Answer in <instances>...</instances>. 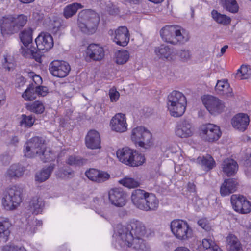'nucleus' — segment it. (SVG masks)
Returning a JSON list of instances; mask_svg holds the SVG:
<instances>
[{"mask_svg":"<svg viewBox=\"0 0 251 251\" xmlns=\"http://www.w3.org/2000/svg\"><path fill=\"white\" fill-rule=\"evenodd\" d=\"M131 199L137 208L146 211L156 210L159 204V201L154 194L140 189L132 191Z\"/></svg>","mask_w":251,"mask_h":251,"instance_id":"obj_1","label":"nucleus"},{"mask_svg":"<svg viewBox=\"0 0 251 251\" xmlns=\"http://www.w3.org/2000/svg\"><path fill=\"white\" fill-rule=\"evenodd\" d=\"M27 17L23 14L7 15L0 19L1 33L4 36L18 32L27 23Z\"/></svg>","mask_w":251,"mask_h":251,"instance_id":"obj_2","label":"nucleus"},{"mask_svg":"<svg viewBox=\"0 0 251 251\" xmlns=\"http://www.w3.org/2000/svg\"><path fill=\"white\" fill-rule=\"evenodd\" d=\"M100 22V17L91 10H83L78 14V25L81 32L91 35L95 33Z\"/></svg>","mask_w":251,"mask_h":251,"instance_id":"obj_3","label":"nucleus"},{"mask_svg":"<svg viewBox=\"0 0 251 251\" xmlns=\"http://www.w3.org/2000/svg\"><path fill=\"white\" fill-rule=\"evenodd\" d=\"M186 104L185 96L179 91H173L168 96V108L173 117L181 116L185 111Z\"/></svg>","mask_w":251,"mask_h":251,"instance_id":"obj_4","label":"nucleus"},{"mask_svg":"<svg viewBox=\"0 0 251 251\" xmlns=\"http://www.w3.org/2000/svg\"><path fill=\"white\" fill-rule=\"evenodd\" d=\"M115 235H144L146 233V227L142 222L132 220L126 226L117 224L113 226Z\"/></svg>","mask_w":251,"mask_h":251,"instance_id":"obj_5","label":"nucleus"},{"mask_svg":"<svg viewBox=\"0 0 251 251\" xmlns=\"http://www.w3.org/2000/svg\"><path fill=\"white\" fill-rule=\"evenodd\" d=\"M116 154L120 161L130 167L140 166L145 160L144 155L128 147L119 149Z\"/></svg>","mask_w":251,"mask_h":251,"instance_id":"obj_6","label":"nucleus"},{"mask_svg":"<svg viewBox=\"0 0 251 251\" xmlns=\"http://www.w3.org/2000/svg\"><path fill=\"white\" fill-rule=\"evenodd\" d=\"M23 189L17 185L7 188L3 193L2 204L6 210H13L22 202Z\"/></svg>","mask_w":251,"mask_h":251,"instance_id":"obj_7","label":"nucleus"},{"mask_svg":"<svg viewBox=\"0 0 251 251\" xmlns=\"http://www.w3.org/2000/svg\"><path fill=\"white\" fill-rule=\"evenodd\" d=\"M32 33L33 30L30 27L25 28L21 32L19 35L20 38L24 46L26 48L25 49L21 48L22 53L25 57H32L37 62H40V54L38 52L36 48L30 46L32 42Z\"/></svg>","mask_w":251,"mask_h":251,"instance_id":"obj_8","label":"nucleus"},{"mask_svg":"<svg viewBox=\"0 0 251 251\" xmlns=\"http://www.w3.org/2000/svg\"><path fill=\"white\" fill-rule=\"evenodd\" d=\"M151 136V134L149 130L143 127L138 126L132 129L131 138L136 145L148 149L152 144Z\"/></svg>","mask_w":251,"mask_h":251,"instance_id":"obj_9","label":"nucleus"},{"mask_svg":"<svg viewBox=\"0 0 251 251\" xmlns=\"http://www.w3.org/2000/svg\"><path fill=\"white\" fill-rule=\"evenodd\" d=\"M116 240L121 247L127 246L141 251H150L148 244L139 236H117Z\"/></svg>","mask_w":251,"mask_h":251,"instance_id":"obj_10","label":"nucleus"},{"mask_svg":"<svg viewBox=\"0 0 251 251\" xmlns=\"http://www.w3.org/2000/svg\"><path fill=\"white\" fill-rule=\"evenodd\" d=\"M24 147L23 151L25 156L33 157L35 155L40 154L45 149L44 141L41 137H34L26 142Z\"/></svg>","mask_w":251,"mask_h":251,"instance_id":"obj_11","label":"nucleus"},{"mask_svg":"<svg viewBox=\"0 0 251 251\" xmlns=\"http://www.w3.org/2000/svg\"><path fill=\"white\" fill-rule=\"evenodd\" d=\"M175 132L176 135L181 138L191 137L194 132V126L189 119H182L176 124Z\"/></svg>","mask_w":251,"mask_h":251,"instance_id":"obj_12","label":"nucleus"},{"mask_svg":"<svg viewBox=\"0 0 251 251\" xmlns=\"http://www.w3.org/2000/svg\"><path fill=\"white\" fill-rule=\"evenodd\" d=\"M230 201L233 209L241 214H247L251 211V202L241 195L233 194L231 196Z\"/></svg>","mask_w":251,"mask_h":251,"instance_id":"obj_13","label":"nucleus"},{"mask_svg":"<svg viewBox=\"0 0 251 251\" xmlns=\"http://www.w3.org/2000/svg\"><path fill=\"white\" fill-rule=\"evenodd\" d=\"M71 70L69 64L63 60H54L49 65V71L54 76L64 78L67 76Z\"/></svg>","mask_w":251,"mask_h":251,"instance_id":"obj_14","label":"nucleus"},{"mask_svg":"<svg viewBox=\"0 0 251 251\" xmlns=\"http://www.w3.org/2000/svg\"><path fill=\"white\" fill-rule=\"evenodd\" d=\"M200 134L205 141L213 142L219 139L221 132L218 126L209 123L201 126Z\"/></svg>","mask_w":251,"mask_h":251,"instance_id":"obj_15","label":"nucleus"},{"mask_svg":"<svg viewBox=\"0 0 251 251\" xmlns=\"http://www.w3.org/2000/svg\"><path fill=\"white\" fill-rule=\"evenodd\" d=\"M108 196L110 203L117 207H123L127 201L126 194L121 188L111 189L108 192Z\"/></svg>","mask_w":251,"mask_h":251,"instance_id":"obj_16","label":"nucleus"},{"mask_svg":"<svg viewBox=\"0 0 251 251\" xmlns=\"http://www.w3.org/2000/svg\"><path fill=\"white\" fill-rule=\"evenodd\" d=\"M202 102L207 110L213 115L221 113L225 107L224 104L219 99L212 96H204Z\"/></svg>","mask_w":251,"mask_h":251,"instance_id":"obj_17","label":"nucleus"},{"mask_svg":"<svg viewBox=\"0 0 251 251\" xmlns=\"http://www.w3.org/2000/svg\"><path fill=\"white\" fill-rule=\"evenodd\" d=\"M85 58L86 61L92 60L98 61L102 60L104 56V51L102 47L98 44H91L85 51Z\"/></svg>","mask_w":251,"mask_h":251,"instance_id":"obj_18","label":"nucleus"},{"mask_svg":"<svg viewBox=\"0 0 251 251\" xmlns=\"http://www.w3.org/2000/svg\"><path fill=\"white\" fill-rule=\"evenodd\" d=\"M170 228L174 235H187L192 233L186 221L180 219L173 220L170 223Z\"/></svg>","mask_w":251,"mask_h":251,"instance_id":"obj_19","label":"nucleus"},{"mask_svg":"<svg viewBox=\"0 0 251 251\" xmlns=\"http://www.w3.org/2000/svg\"><path fill=\"white\" fill-rule=\"evenodd\" d=\"M37 50L47 51L52 48L53 41L52 37L48 33L42 32L35 39ZM40 54L39 51H37Z\"/></svg>","mask_w":251,"mask_h":251,"instance_id":"obj_20","label":"nucleus"},{"mask_svg":"<svg viewBox=\"0 0 251 251\" xmlns=\"http://www.w3.org/2000/svg\"><path fill=\"white\" fill-rule=\"evenodd\" d=\"M110 125L113 130L123 132L127 130L126 116L122 113L116 114L111 119Z\"/></svg>","mask_w":251,"mask_h":251,"instance_id":"obj_21","label":"nucleus"},{"mask_svg":"<svg viewBox=\"0 0 251 251\" xmlns=\"http://www.w3.org/2000/svg\"><path fill=\"white\" fill-rule=\"evenodd\" d=\"M249 117L243 113H239L235 115L231 120L232 126L240 131H244L249 124Z\"/></svg>","mask_w":251,"mask_h":251,"instance_id":"obj_22","label":"nucleus"},{"mask_svg":"<svg viewBox=\"0 0 251 251\" xmlns=\"http://www.w3.org/2000/svg\"><path fill=\"white\" fill-rule=\"evenodd\" d=\"M129 41V35L127 28L125 26H121L115 31L114 41L120 46H126Z\"/></svg>","mask_w":251,"mask_h":251,"instance_id":"obj_23","label":"nucleus"},{"mask_svg":"<svg viewBox=\"0 0 251 251\" xmlns=\"http://www.w3.org/2000/svg\"><path fill=\"white\" fill-rule=\"evenodd\" d=\"M85 175L90 180L98 183L103 182L110 178V175L107 172L93 168L87 171Z\"/></svg>","mask_w":251,"mask_h":251,"instance_id":"obj_24","label":"nucleus"},{"mask_svg":"<svg viewBox=\"0 0 251 251\" xmlns=\"http://www.w3.org/2000/svg\"><path fill=\"white\" fill-rule=\"evenodd\" d=\"M238 185V182L235 178H228L225 180L220 187V194L222 196H226L235 192Z\"/></svg>","mask_w":251,"mask_h":251,"instance_id":"obj_25","label":"nucleus"},{"mask_svg":"<svg viewBox=\"0 0 251 251\" xmlns=\"http://www.w3.org/2000/svg\"><path fill=\"white\" fill-rule=\"evenodd\" d=\"M86 146L91 149L100 147V139L98 132L94 130L89 131L85 138Z\"/></svg>","mask_w":251,"mask_h":251,"instance_id":"obj_26","label":"nucleus"},{"mask_svg":"<svg viewBox=\"0 0 251 251\" xmlns=\"http://www.w3.org/2000/svg\"><path fill=\"white\" fill-rule=\"evenodd\" d=\"M222 171L227 176L234 175L238 169L236 161L231 158L225 159L221 164Z\"/></svg>","mask_w":251,"mask_h":251,"instance_id":"obj_27","label":"nucleus"},{"mask_svg":"<svg viewBox=\"0 0 251 251\" xmlns=\"http://www.w3.org/2000/svg\"><path fill=\"white\" fill-rule=\"evenodd\" d=\"M196 162L200 165L205 172L211 170L216 165L214 159L209 155H207L205 156H199L197 158Z\"/></svg>","mask_w":251,"mask_h":251,"instance_id":"obj_28","label":"nucleus"},{"mask_svg":"<svg viewBox=\"0 0 251 251\" xmlns=\"http://www.w3.org/2000/svg\"><path fill=\"white\" fill-rule=\"evenodd\" d=\"M174 33L173 25H166L162 28L160 31V36L164 42L172 45H176V39L172 38V35Z\"/></svg>","mask_w":251,"mask_h":251,"instance_id":"obj_29","label":"nucleus"},{"mask_svg":"<svg viewBox=\"0 0 251 251\" xmlns=\"http://www.w3.org/2000/svg\"><path fill=\"white\" fill-rule=\"evenodd\" d=\"M174 34L172 35V38L176 39V44H184L187 42L189 39L188 33L183 29L180 27L174 26Z\"/></svg>","mask_w":251,"mask_h":251,"instance_id":"obj_30","label":"nucleus"},{"mask_svg":"<svg viewBox=\"0 0 251 251\" xmlns=\"http://www.w3.org/2000/svg\"><path fill=\"white\" fill-rule=\"evenodd\" d=\"M29 206L33 213L37 215L42 211L44 207V202L41 198L34 197L30 201Z\"/></svg>","mask_w":251,"mask_h":251,"instance_id":"obj_31","label":"nucleus"},{"mask_svg":"<svg viewBox=\"0 0 251 251\" xmlns=\"http://www.w3.org/2000/svg\"><path fill=\"white\" fill-rule=\"evenodd\" d=\"M25 168L19 164L12 165L8 169L6 174L10 178L19 177L23 176Z\"/></svg>","mask_w":251,"mask_h":251,"instance_id":"obj_32","label":"nucleus"},{"mask_svg":"<svg viewBox=\"0 0 251 251\" xmlns=\"http://www.w3.org/2000/svg\"><path fill=\"white\" fill-rule=\"evenodd\" d=\"M54 168V165H50L37 172L35 176V180L39 182H43L47 180L53 172Z\"/></svg>","mask_w":251,"mask_h":251,"instance_id":"obj_33","label":"nucleus"},{"mask_svg":"<svg viewBox=\"0 0 251 251\" xmlns=\"http://www.w3.org/2000/svg\"><path fill=\"white\" fill-rule=\"evenodd\" d=\"M227 248L228 251H242V246L236 236L226 237Z\"/></svg>","mask_w":251,"mask_h":251,"instance_id":"obj_34","label":"nucleus"},{"mask_svg":"<svg viewBox=\"0 0 251 251\" xmlns=\"http://www.w3.org/2000/svg\"><path fill=\"white\" fill-rule=\"evenodd\" d=\"M220 4L224 9L231 13L238 12L239 5L236 0H221Z\"/></svg>","mask_w":251,"mask_h":251,"instance_id":"obj_35","label":"nucleus"},{"mask_svg":"<svg viewBox=\"0 0 251 251\" xmlns=\"http://www.w3.org/2000/svg\"><path fill=\"white\" fill-rule=\"evenodd\" d=\"M37 86L31 83L29 85L27 88L25 90L22 95L23 98L25 100L32 101L36 99L38 96Z\"/></svg>","mask_w":251,"mask_h":251,"instance_id":"obj_36","label":"nucleus"},{"mask_svg":"<svg viewBox=\"0 0 251 251\" xmlns=\"http://www.w3.org/2000/svg\"><path fill=\"white\" fill-rule=\"evenodd\" d=\"M83 7V6L78 3H73L66 6L63 11L64 16L68 19L75 15L77 10Z\"/></svg>","mask_w":251,"mask_h":251,"instance_id":"obj_37","label":"nucleus"},{"mask_svg":"<svg viewBox=\"0 0 251 251\" xmlns=\"http://www.w3.org/2000/svg\"><path fill=\"white\" fill-rule=\"evenodd\" d=\"M155 52L160 58L168 59L171 56L172 51L168 46L161 45L155 48Z\"/></svg>","mask_w":251,"mask_h":251,"instance_id":"obj_38","label":"nucleus"},{"mask_svg":"<svg viewBox=\"0 0 251 251\" xmlns=\"http://www.w3.org/2000/svg\"><path fill=\"white\" fill-rule=\"evenodd\" d=\"M213 19L218 23L223 25H227L231 22V18L225 15L219 13L216 10H213L211 12Z\"/></svg>","mask_w":251,"mask_h":251,"instance_id":"obj_39","label":"nucleus"},{"mask_svg":"<svg viewBox=\"0 0 251 251\" xmlns=\"http://www.w3.org/2000/svg\"><path fill=\"white\" fill-rule=\"evenodd\" d=\"M119 183L122 185L128 188H137L140 186L141 184L140 181L139 180L127 176L120 180Z\"/></svg>","mask_w":251,"mask_h":251,"instance_id":"obj_40","label":"nucleus"},{"mask_svg":"<svg viewBox=\"0 0 251 251\" xmlns=\"http://www.w3.org/2000/svg\"><path fill=\"white\" fill-rule=\"evenodd\" d=\"M11 224L8 218L0 217V235H9L11 233Z\"/></svg>","mask_w":251,"mask_h":251,"instance_id":"obj_41","label":"nucleus"},{"mask_svg":"<svg viewBox=\"0 0 251 251\" xmlns=\"http://www.w3.org/2000/svg\"><path fill=\"white\" fill-rule=\"evenodd\" d=\"M26 108L28 110L36 114L42 113L45 110L43 103L39 100L27 103L26 104Z\"/></svg>","mask_w":251,"mask_h":251,"instance_id":"obj_42","label":"nucleus"},{"mask_svg":"<svg viewBox=\"0 0 251 251\" xmlns=\"http://www.w3.org/2000/svg\"><path fill=\"white\" fill-rule=\"evenodd\" d=\"M202 246L204 251H214L218 247L211 236H208L202 241Z\"/></svg>","mask_w":251,"mask_h":251,"instance_id":"obj_43","label":"nucleus"},{"mask_svg":"<svg viewBox=\"0 0 251 251\" xmlns=\"http://www.w3.org/2000/svg\"><path fill=\"white\" fill-rule=\"evenodd\" d=\"M229 88V84L226 80H218L215 86V91L220 94H227Z\"/></svg>","mask_w":251,"mask_h":251,"instance_id":"obj_44","label":"nucleus"},{"mask_svg":"<svg viewBox=\"0 0 251 251\" xmlns=\"http://www.w3.org/2000/svg\"><path fill=\"white\" fill-rule=\"evenodd\" d=\"M66 163L72 166H81L86 163V160L78 156L71 155L68 158Z\"/></svg>","mask_w":251,"mask_h":251,"instance_id":"obj_45","label":"nucleus"},{"mask_svg":"<svg viewBox=\"0 0 251 251\" xmlns=\"http://www.w3.org/2000/svg\"><path fill=\"white\" fill-rule=\"evenodd\" d=\"M116 62L118 64H124L128 60L129 54L126 50H118L116 54Z\"/></svg>","mask_w":251,"mask_h":251,"instance_id":"obj_46","label":"nucleus"},{"mask_svg":"<svg viewBox=\"0 0 251 251\" xmlns=\"http://www.w3.org/2000/svg\"><path fill=\"white\" fill-rule=\"evenodd\" d=\"M35 122V118L32 115L27 116L25 114H22L21 116L20 125L25 127H31Z\"/></svg>","mask_w":251,"mask_h":251,"instance_id":"obj_47","label":"nucleus"},{"mask_svg":"<svg viewBox=\"0 0 251 251\" xmlns=\"http://www.w3.org/2000/svg\"><path fill=\"white\" fill-rule=\"evenodd\" d=\"M250 77V73L247 66L242 65L240 68L237 70L236 77L240 80L248 79Z\"/></svg>","mask_w":251,"mask_h":251,"instance_id":"obj_48","label":"nucleus"},{"mask_svg":"<svg viewBox=\"0 0 251 251\" xmlns=\"http://www.w3.org/2000/svg\"><path fill=\"white\" fill-rule=\"evenodd\" d=\"M2 66L4 68L8 71L13 69L15 66L13 58L10 55H6L4 56V60L2 62Z\"/></svg>","mask_w":251,"mask_h":251,"instance_id":"obj_49","label":"nucleus"},{"mask_svg":"<svg viewBox=\"0 0 251 251\" xmlns=\"http://www.w3.org/2000/svg\"><path fill=\"white\" fill-rule=\"evenodd\" d=\"M39 155L40 156L41 159L44 162L50 161L53 159V154L50 151H47L45 149Z\"/></svg>","mask_w":251,"mask_h":251,"instance_id":"obj_50","label":"nucleus"},{"mask_svg":"<svg viewBox=\"0 0 251 251\" xmlns=\"http://www.w3.org/2000/svg\"><path fill=\"white\" fill-rule=\"evenodd\" d=\"M177 54L183 61H187L191 57L190 52L188 50H181L177 52Z\"/></svg>","mask_w":251,"mask_h":251,"instance_id":"obj_51","label":"nucleus"},{"mask_svg":"<svg viewBox=\"0 0 251 251\" xmlns=\"http://www.w3.org/2000/svg\"><path fill=\"white\" fill-rule=\"evenodd\" d=\"M105 205V200L103 197H95L93 199L92 202V205L96 209L99 207H102Z\"/></svg>","mask_w":251,"mask_h":251,"instance_id":"obj_52","label":"nucleus"},{"mask_svg":"<svg viewBox=\"0 0 251 251\" xmlns=\"http://www.w3.org/2000/svg\"><path fill=\"white\" fill-rule=\"evenodd\" d=\"M74 172L69 168H62L59 170L60 176L63 178H69L72 176Z\"/></svg>","mask_w":251,"mask_h":251,"instance_id":"obj_53","label":"nucleus"},{"mask_svg":"<svg viewBox=\"0 0 251 251\" xmlns=\"http://www.w3.org/2000/svg\"><path fill=\"white\" fill-rule=\"evenodd\" d=\"M2 251H27L23 247H19L14 245H7L3 247Z\"/></svg>","mask_w":251,"mask_h":251,"instance_id":"obj_54","label":"nucleus"},{"mask_svg":"<svg viewBox=\"0 0 251 251\" xmlns=\"http://www.w3.org/2000/svg\"><path fill=\"white\" fill-rule=\"evenodd\" d=\"M61 26V21L59 19L53 20L50 25L49 28L53 33L57 32Z\"/></svg>","mask_w":251,"mask_h":251,"instance_id":"obj_55","label":"nucleus"},{"mask_svg":"<svg viewBox=\"0 0 251 251\" xmlns=\"http://www.w3.org/2000/svg\"><path fill=\"white\" fill-rule=\"evenodd\" d=\"M109 95L111 102L117 101L120 97L119 93L116 90L112 89L110 90Z\"/></svg>","mask_w":251,"mask_h":251,"instance_id":"obj_56","label":"nucleus"},{"mask_svg":"<svg viewBox=\"0 0 251 251\" xmlns=\"http://www.w3.org/2000/svg\"><path fill=\"white\" fill-rule=\"evenodd\" d=\"M198 224L206 231H209L210 229V227L206 219H201L199 220L198 221Z\"/></svg>","mask_w":251,"mask_h":251,"instance_id":"obj_57","label":"nucleus"},{"mask_svg":"<svg viewBox=\"0 0 251 251\" xmlns=\"http://www.w3.org/2000/svg\"><path fill=\"white\" fill-rule=\"evenodd\" d=\"M38 96H45L48 93V88L43 86H37Z\"/></svg>","mask_w":251,"mask_h":251,"instance_id":"obj_58","label":"nucleus"},{"mask_svg":"<svg viewBox=\"0 0 251 251\" xmlns=\"http://www.w3.org/2000/svg\"><path fill=\"white\" fill-rule=\"evenodd\" d=\"M32 77V80L33 81V84H35V86H40L39 85L42 83V78L38 75H31Z\"/></svg>","mask_w":251,"mask_h":251,"instance_id":"obj_59","label":"nucleus"},{"mask_svg":"<svg viewBox=\"0 0 251 251\" xmlns=\"http://www.w3.org/2000/svg\"><path fill=\"white\" fill-rule=\"evenodd\" d=\"M5 98L4 90L0 86V107L4 104Z\"/></svg>","mask_w":251,"mask_h":251,"instance_id":"obj_60","label":"nucleus"},{"mask_svg":"<svg viewBox=\"0 0 251 251\" xmlns=\"http://www.w3.org/2000/svg\"><path fill=\"white\" fill-rule=\"evenodd\" d=\"M108 13L110 15H115L119 13V9L115 5L112 8L108 9Z\"/></svg>","mask_w":251,"mask_h":251,"instance_id":"obj_61","label":"nucleus"},{"mask_svg":"<svg viewBox=\"0 0 251 251\" xmlns=\"http://www.w3.org/2000/svg\"><path fill=\"white\" fill-rule=\"evenodd\" d=\"M19 141V139L18 136H13L11 137L10 139V144L14 146H17Z\"/></svg>","mask_w":251,"mask_h":251,"instance_id":"obj_62","label":"nucleus"},{"mask_svg":"<svg viewBox=\"0 0 251 251\" xmlns=\"http://www.w3.org/2000/svg\"><path fill=\"white\" fill-rule=\"evenodd\" d=\"M196 186L193 183H189L188 184V190L192 193H195Z\"/></svg>","mask_w":251,"mask_h":251,"instance_id":"obj_63","label":"nucleus"},{"mask_svg":"<svg viewBox=\"0 0 251 251\" xmlns=\"http://www.w3.org/2000/svg\"><path fill=\"white\" fill-rule=\"evenodd\" d=\"M244 164L247 167L251 166V154L250 155L248 158L245 160Z\"/></svg>","mask_w":251,"mask_h":251,"instance_id":"obj_64","label":"nucleus"}]
</instances>
